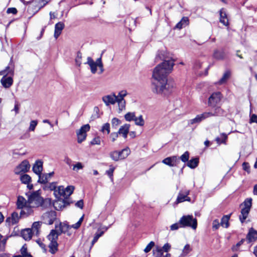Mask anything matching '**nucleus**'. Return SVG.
<instances>
[{"instance_id":"nucleus-1","label":"nucleus","mask_w":257,"mask_h":257,"mask_svg":"<svg viewBox=\"0 0 257 257\" xmlns=\"http://www.w3.org/2000/svg\"><path fill=\"white\" fill-rule=\"evenodd\" d=\"M174 65L172 59L165 60L154 69L152 76L155 81L152 83L153 92L164 95L170 92L172 87L167 83V76L172 72Z\"/></svg>"},{"instance_id":"nucleus-2","label":"nucleus","mask_w":257,"mask_h":257,"mask_svg":"<svg viewBox=\"0 0 257 257\" xmlns=\"http://www.w3.org/2000/svg\"><path fill=\"white\" fill-rule=\"evenodd\" d=\"M55 227L58 228L57 230L52 229L47 236V238L50 241L48 245L49 251L52 254H54L58 250L57 239L58 236L62 233L65 232L68 229V226L66 224L60 223L58 225H56Z\"/></svg>"},{"instance_id":"nucleus-3","label":"nucleus","mask_w":257,"mask_h":257,"mask_svg":"<svg viewBox=\"0 0 257 257\" xmlns=\"http://www.w3.org/2000/svg\"><path fill=\"white\" fill-rule=\"evenodd\" d=\"M181 227H190L196 229L197 226V221L192 215H184L179 220Z\"/></svg>"},{"instance_id":"nucleus-4","label":"nucleus","mask_w":257,"mask_h":257,"mask_svg":"<svg viewBox=\"0 0 257 257\" xmlns=\"http://www.w3.org/2000/svg\"><path fill=\"white\" fill-rule=\"evenodd\" d=\"M43 201V199L41 197L39 191L32 193L28 198V203L30 205L34 208L41 206Z\"/></svg>"},{"instance_id":"nucleus-5","label":"nucleus","mask_w":257,"mask_h":257,"mask_svg":"<svg viewBox=\"0 0 257 257\" xmlns=\"http://www.w3.org/2000/svg\"><path fill=\"white\" fill-rule=\"evenodd\" d=\"M90 125L88 124L83 125L76 132L77 136V142L81 143L86 138V133L90 130Z\"/></svg>"},{"instance_id":"nucleus-6","label":"nucleus","mask_w":257,"mask_h":257,"mask_svg":"<svg viewBox=\"0 0 257 257\" xmlns=\"http://www.w3.org/2000/svg\"><path fill=\"white\" fill-rule=\"evenodd\" d=\"M42 218L44 223L52 224L56 218V212L54 211L47 212L43 214Z\"/></svg>"},{"instance_id":"nucleus-7","label":"nucleus","mask_w":257,"mask_h":257,"mask_svg":"<svg viewBox=\"0 0 257 257\" xmlns=\"http://www.w3.org/2000/svg\"><path fill=\"white\" fill-rule=\"evenodd\" d=\"M30 168V165L29 162L25 160L22 161L15 169V173L16 174H20L22 173L28 172Z\"/></svg>"},{"instance_id":"nucleus-8","label":"nucleus","mask_w":257,"mask_h":257,"mask_svg":"<svg viewBox=\"0 0 257 257\" xmlns=\"http://www.w3.org/2000/svg\"><path fill=\"white\" fill-rule=\"evenodd\" d=\"M221 93L220 92H214L209 97L208 105L215 107L221 100Z\"/></svg>"},{"instance_id":"nucleus-9","label":"nucleus","mask_w":257,"mask_h":257,"mask_svg":"<svg viewBox=\"0 0 257 257\" xmlns=\"http://www.w3.org/2000/svg\"><path fill=\"white\" fill-rule=\"evenodd\" d=\"M179 162V158L176 156L167 157L162 161L163 163L170 167L176 166Z\"/></svg>"},{"instance_id":"nucleus-10","label":"nucleus","mask_w":257,"mask_h":257,"mask_svg":"<svg viewBox=\"0 0 257 257\" xmlns=\"http://www.w3.org/2000/svg\"><path fill=\"white\" fill-rule=\"evenodd\" d=\"M190 193V191L186 190L184 192L180 191L177 196L176 202L177 204L183 202L185 201H190L191 198L188 196Z\"/></svg>"},{"instance_id":"nucleus-11","label":"nucleus","mask_w":257,"mask_h":257,"mask_svg":"<svg viewBox=\"0 0 257 257\" xmlns=\"http://www.w3.org/2000/svg\"><path fill=\"white\" fill-rule=\"evenodd\" d=\"M14 74V65L11 58L10 62L5 70L0 71V75L13 76Z\"/></svg>"},{"instance_id":"nucleus-12","label":"nucleus","mask_w":257,"mask_h":257,"mask_svg":"<svg viewBox=\"0 0 257 257\" xmlns=\"http://www.w3.org/2000/svg\"><path fill=\"white\" fill-rule=\"evenodd\" d=\"M257 239V231L253 228L249 229L246 236L247 242L249 243L254 242Z\"/></svg>"},{"instance_id":"nucleus-13","label":"nucleus","mask_w":257,"mask_h":257,"mask_svg":"<svg viewBox=\"0 0 257 257\" xmlns=\"http://www.w3.org/2000/svg\"><path fill=\"white\" fill-rule=\"evenodd\" d=\"M102 99L106 106H108L110 104H114L117 100L116 95L114 93L104 96L102 97Z\"/></svg>"},{"instance_id":"nucleus-14","label":"nucleus","mask_w":257,"mask_h":257,"mask_svg":"<svg viewBox=\"0 0 257 257\" xmlns=\"http://www.w3.org/2000/svg\"><path fill=\"white\" fill-rule=\"evenodd\" d=\"M107 230V227L105 226L100 228L97 230V232L95 233L93 240H92L91 245L90 247L91 248L93 246L94 243L97 242L98 238L101 236Z\"/></svg>"},{"instance_id":"nucleus-15","label":"nucleus","mask_w":257,"mask_h":257,"mask_svg":"<svg viewBox=\"0 0 257 257\" xmlns=\"http://www.w3.org/2000/svg\"><path fill=\"white\" fill-rule=\"evenodd\" d=\"M20 216L19 214L16 212L12 213L11 216L8 217L6 219V222L9 225H14L19 222Z\"/></svg>"},{"instance_id":"nucleus-16","label":"nucleus","mask_w":257,"mask_h":257,"mask_svg":"<svg viewBox=\"0 0 257 257\" xmlns=\"http://www.w3.org/2000/svg\"><path fill=\"white\" fill-rule=\"evenodd\" d=\"M1 82L3 87L6 88H8L13 84V79L11 76L7 77V76L4 75L1 80Z\"/></svg>"},{"instance_id":"nucleus-17","label":"nucleus","mask_w":257,"mask_h":257,"mask_svg":"<svg viewBox=\"0 0 257 257\" xmlns=\"http://www.w3.org/2000/svg\"><path fill=\"white\" fill-rule=\"evenodd\" d=\"M43 170V162L37 160L33 166V171L37 175H40Z\"/></svg>"},{"instance_id":"nucleus-18","label":"nucleus","mask_w":257,"mask_h":257,"mask_svg":"<svg viewBox=\"0 0 257 257\" xmlns=\"http://www.w3.org/2000/svg\"><path fill=\"white\" fill-rule=\"evenodd\" d=\"M50 1V0H33L32 2L29 3L31 4L33 6L37 7L38 8V11L44 7Z\"/></svg>"},{"instance_id":"nucleus-19","label":"nucleus","mask_w":257,"mask_h":257,"mask_svg":"<svg viewBox=\"0 0 257 257\" xmlns=\"http://www.w3.org/2000/svg\"><path fill=\"white\" fill-rule=\"evenodd\" d=\"M34 207L30 205L29 203L25 206L24 207L21 209L20 215L22 217L28 216L33 212Z\"/></svg>"},{"instance_id":"nucleus-20","label":"nucleus","mask_w":257,"mask_h":257,"mask_svg":"<svg viewBox=\"0 0 257 257\" xmlns=\"http://www.w3.org/2000/svg\"><path fill=\"white\" fill-rule=\"evenodd\" d=\"M65 25L62 22H58L55 26L54 37L57 39L61 34L62 31L64 28Z\"/></svg>"},{"instance_id":"nucleus-21","label":"nucleus","mask_w":257,"mask_h":257,"mask_svg":"<svg viewBox=\"0 0 257 257\" xmlns=\"http://www.w3.org/2000/svg\"><path fill=\"white\" fill-rule=\"evenodd\" d=\"M220 22L224 26H227L228 25V20L226 13L223 9H221L220 11Z\"/></svg>"},{"instance_id":"nucleus-22","label":"nucleus","mask_w":257,"mask_h":257,"mask_svg":"<svg viewBox=\"0 0 257 257\" xmlns=\"http://www.w3.org/2000/svg\"><path fill=\"white\" fill-rule=\"evenodd\" d=\"M130 127V125L129 124H124L119 128L117 132L118 134L119 135H122L124 139H126L129 131Z\"/></svg>"},{"instance_id":"nucleus-23","label":"nucleus","mask_w":257,"mask_h":257,"mask_svg":"<svg viewBox=\"0 0 257 257\" xmlns=\"http://www.w3.org/2000/svg\"><path fill=\"white\" fill-rule=\"evenodd\" d=\"M189 24V20L188 17H183L181 21L176 25L175 28L178 29H181L182 28L188 26Z\"/></svg>"},{"instance_id":"nucleus-24","label":"nucleus","mask_w":257,"mask_h":257,"mask_svg":"<svg viewBox=\"0 0 257 257\" xmlns=\"http://www.w3.org/2000/svg\"><path fill=\"white\" fill-rule=\"evenodd\" d=\"M118 159L119 160H123L125 159L131 153V151L128 147H126L122 149L120 151H117Z\"/></svg>"},{"instance_id":"nucleus-25","label":"nucleus","mask_w":257,"mask_h":257,"mask_svg":"<svg viewBox=\"0 0 257 257\" xmlns=\"http://www.w3.org/2000/svg\"><path fill=\"white\" fill-rule=\"evenodd\" d=\"M231 76V71L226 70L223 74L222 78L216 82L217 84L221 85L225 83Z\"/></svg>"},{"instance_id":"nucleus-26","label":"nucleus","mask_w":257,"mask_h":257,"mask_svg":"<svg viewBox=\"0 0 257 257\" xmlns=\"http://www.w3.org/2000/svg\"><path fill=\"white\" fill-rule=\"evenodd\" d=\"M33 234L34 233L31 228L25 229L22 232V236L26 240H30L32 238Z\"/></svg>"},{"instance_id":"nucleus-27","label":"nucleus","mask_w":257,"mask_h":257,"mask_svg":"<svg viewBox=\"0 0 257 257\" xmlns=\"http://www.w3.org/2000/svg\"><path fill=\"white\" fill-rule=\"evenodd\" d=\"M86 63L88 64L89 65V66H90V69H91V72L93 74H95L97 71L96 61L94 62L91 57H88L87 58V61Z\"/></svg>"},{"instance_id":"nucleus-28","label":"nucleus","mask_w":257,"mask_h":257,"mask_svg":"<svg viewBox=\"0 0 257 257\" xmlns=\"http://www.w3.org/2000/svg\"><path fill=\"white\" fill-rule=\"evenodd\" d=\"M54 194L56 198L61 196L65 198L64 187L62 186H59L54 192Z\"/></svg>"},{"instance_id":"nucleus-29","label":"nucleus","mask_w":257,"mask_h":257,"mask_svg":"<svg viewBox=\"0 0 257 257\" xmlns=\"http://www.w3.org/2000/svg\"><path fill=\"white\" fill-rule=\"evenodd\" d=\"M211 115L210 116H219L224 115L225 111L220 107L217 106L214 108L212 111H210Z\"/></svg>"},{"instance_id":"nucleus-30","label":"nucleus","mask_w":257,"mask_h":257,"mask_svg":"<svg viewBox=\"0 0 257 257\" xmlns=\"http://www.w3.org/2000/svg\"><path fill=\"white\" fill-rule=\"evenodd\" d=\"M28 204V200L26 201L25 198L22 196H19L18 197L17 205L19 209H23L25 206Z\"/></svg>"},{"instance_id":"nucleus-31","label":"nucleus","mask_w":257,"mask_h":257,"mask_svg":"<svg viewBox=\"0 0 257 257\" xmlns=\"http://www.w3.org/2000/svg\"><path fill=\"white\" fill-rule=\"evenodd\" d=\"M42 223L40 221L34 222L32 226L31 229L33 232L34 234L38 235L39 234V230L41 228Z\"/></svg>"},{"instance_id":"nucleus-32","label":"nucleus","mask_w":257,"mask_h":257,"mask_svg":"<svg viewBox=\"0 0 257 257\" xmlns=\"http://www.w3.org/2000/svg\"><path fill=\"white\" fill-rule=\"evenodd\" d=\"M250 210L243 208L241 210V214L239 215V219L241 223H243L246 219L249 214Z\"/></svg>"},{"instance_id":"nucleus-33","label":"nucleus","mask_w":257,"mask_h":257,"mask_svg":"<svg viewBox=\"0 0 257 257\" xmlns=\"http://www.w3.org/2000/svg\"><path fill=\"white\" fill-rule=\"evenodd\" d=\"M230 217V215H224L221 218L220 225L223 227L225 228L228 227L229 225V220Z\"/></svg>"},{"instance_id":"nucleus-34","label":"nucleus","mask_w":257,"mask_h":257,"mask_svg":"<svg viewBox=\"0 0 257 257\" xmlns=\"http://www.w3.org/2000/svg\"><path fill=\"white\" fill-rule=\"evenodd\" d=\"M192 251V247L189 244H186L182 249L181 255L185 256Z\"/></svg>"},{"instance_id":"nucleus-35","label":"nucleus","mask_w":257,"mask_h":257,"mask_svg":"<svg viewBox=\"0 0 257 257\" xmlns=\"http://www.w3.org/2000/svg\"><path fill=\"white\" fill-rule=\"evenodd\" d=\"M38 182L41 184H46L50 179L48 176H47V173L42 174L41 173L40 175H38Z\"/></svg>"},{"instance_id":"nucleus-36","label":"nucleus","mask_w":257,"mask_h":257,"mask_svg":"<svg viewBox=\"0 0 257 257\" xmlns=\"http://www.w3.org/2000/svg\"><path fill=\"white\" fill-rule=\"evenodd\" d=\"M198 158H193L188 161L187 166L190 168L194 169L198 166Z\"/></svg>"},{"instance_id":"nucleus-37","label":"nucleus","mask_w":257,"mask_h":257,"mask_svg":"<svg viewBox=\"0 0 257 257\" xmlns=\"http://www.w3.org/2000/svg\"><path fill=\"white\" fill-rule=\"evenodd\" d=\"M134 121L135 124L138 126H142L145 124V120L142 115H140L139 117L136 116Z\"/></svg>"},{"instance_id":"nucleus-38","label":"nucleus","mask_w":257,"mask_h":257,"mask_svg":"<svg viewBox=\"0 0 257 257\" xmlns=\"http://www.w3.org/2000/svg\"><path fill=\"white\" fill-rule=\"evenodd\" d=\"M20 180L23 183L29 184L31 181V178L29 175L24 174L21 176ZM28 186L29 187L30 185H28Z\"/></svg>"},{"instance_id":"nucleus-39","label":"nucleus","mask_w":257,"mask_h":257,"mask_svg":"<svg viewBox=\"0 0 257 257\" xmlns=\"http://www.w3.org/2000/svg\"><path fill=\"white\" fill-rule=\"evenodd\" d=\"M227 138V135L224 133H222L221 134V138L217 137L216 138L215 141H216L217 143L219 145L222 143L226 144V140Z\"/></svg>"},{"instance_id":"nucleus-40","label":"nucleus","mask_w":257,"mask_h":257,"mask_svg":"<svg viewBox=\"0 0 257 257\" xmlns=\"http://www.w3.org/2000/svg\"><path fill=\"white\" fill-rule=\"evenodd\" d=\"M136 117L135 112H127L124 115V118L127 121H131L134 120Z\"/></svg>"},{"instance_id":"nucleus-41","label":"nucleus","mask_w":257,"mask_h":257,"mask_svg":"<svg viewBox=\"0 0 257 257\" xmlns=\"http://www.w3.org/2000/svg\"><path fill=\"white\" fill-rule=\"evenodd\" d=\"M20 151H22V149H20V150L18 149H15L12 151V156L14 158H16L17 156H24L27 154L26 151H22L20 152Z\"/></svg>"},{"instance_id":"nucleus-42","label":"nucleus","mask_w":257,"mask_h":257,"mask_svg":"<svg viewBox=\"0 0 257 257\" xmlns=\"http://www.w3.org/2000/svg\"><path fill=\"white\" fill-rule=\"evenodd\" d=\"M127 94V92L126 90H122L120 91L117 95H116L117 100H124V97Z\"/></svg>"},{"instance_id":"nucleus-43","label":"nucleus","mask_w":257,"mask_h":257,"mask_svg":"<svg viewBox=\"0 0 257 257\" xmlns=\"http://www.w3.org/2000/svg\"><path fill=\"white\" fill-rule=\"evenodd\" d=\"M154 255L155 257H162L163 255V249L160 247H156L153 251Z\"/></svg>"},{"instance_id":"nucleus-44","label":"nucleus","mask_w":257,"mask_h":257,"mask_svg":"<svg viewBox=\"0 0 257 257\" xmlns=\"http://www.w3.org/2000/svg\"><path fill=\"white\" fill-rule=\"evenodd\" d=\"M74 189V188L72 186H69L65 188H64L65 198L72 194Z\"/></svg>"},{"instance_id":"nucleus-45","label":"nucleus","mask_w":257,"mask_h":257,"mask_svg":"<svg viewBox=\"0 0 257 257\" xmlns=\"http://www.w3.org/2000/svg\"><path fill=\"white\" fill-rule=\"evenodd\" d=\"M214 57L217 59H222L225 57V53L223 51H215L214 53Z\"/></svg>"},{"instance_id":"nucleus-46","label":"nucleus","mask_w":257,"mask_h":257,"mask_svg":"<svg viewBox=\"0 0 257 257\" xmlns=\"http://www.w3.org/2000/svg\"><path fill=\"white\" fill-rule=\"evenodd\" d=\"M115 168L112 165L109 166V169L106 171V174L109 176L111 180H113V174Z\"/></svg>"},{"instance_id":"nucleus-47","label":"nucleus","mask_w":257,"mask_h":257,"mask_svg":"<svg viewBox=\"0 0 257 257\" xmlns=\"http://www.w3.org/2000/svg\"><path fill=\"white\" fill-rule=\"evenodd\" d=\"M210 115H211V112H204L201 114H198L197 115L200 119L201 121H202L203 120L211 117Z\"/></svg>"},{"instance_id":"nucleus-48","label":"nucleus","mask_w":257,"mask_h":257,"mask_svg":"<svg viewBox=\"0 0 257 257\" xmlns=\"http://www.w3.org/2000/svg\"><path fill=\"white\" fill-rule=\"evenodd\" d=\"M251 204H252V199L250 198H247L243 202V205H244L243 208H245L246 209H249L250 210L251 206Z\"/></svg>"},{"instance_id":"nucleus-49","label":"nucleus","mask_w":257,"mask_h":257,"mask_svg":"<svg viewBox=\"0 0 257 257\" xmlns=\"http://www.w3.org/2000/svg\"><path fill=\"white\" fill-rule=\"evenodd\" d=\"M8 237H4V238L0 241V251H4L6 248V245Z\"/></svg>"},{"instance_id":"nucleus-50","label":"nucleus","mask_w":257,"mask_h":257,"mask_svg":"<svg viewBox=\"0 0 257 257\" xmlns=\"http://www.w3.org/2000/svg\"><path fill=\"white\" fill-rule=\"evenodd\" d=\"M118 154L117 151H114L110 153L109 156L112 160L116 162L119 161Z\"/></svg>"},{"instance_id":"nucleus-51","label":"nucleus","mask_w":257,"mask_h":257,"mask_svg":"<svg viewBox=\"0 0 257 257\" xmlns=\"http://www.w3.org/2000/svg\"><path fill=\"white\" fill-rule=\"evenodd\" d=\"M101 131L103 133H105V132H106L107 134H109L110 133V125L109 123H104L101 129Z\"/></svg>"},{"instance_id":"nucleus-52","label":"nucleus","mask_w":257,"mask_h":257,"mask_svg":"<svg viewBox=\"0 0 257 257\" xmlns=\"http://www.w3.org/2000/svg\"><path fill=\"white\" fill-rule=\"evenodd\" d=\"M116 102H117L118 105V108L120 110L124 109L125 107V100H117Z\"/></svg>"},{"instance_id":"nucleus-53","label":"nucleus","mask_w":257,"mask_h":257,"mask_svg":"<svg viewBox=\"0 0 257 257\" xmlns=\"http://www.w3.org/2000/svg\"><path fill=\"white\" fill-rule=\"evenodd\" d=\"M81 59H82V54L80 52L78 51L77 53V56L75 58V63L76 64L80 66L81 64Z\"/></svg>"},{"instance_id":"nucleus-54","label":"nucleus","mask_w":257,"mask_h":257,"mask_svg":"<svg viewBox=\"0 0 257 257\" xmlns=\"http://www.w3.org/2000/svg\"><path fill=\"white\" fill-rule=\"evenodd\" d=\"M199 116L197 115L196 117L193 119H191L188 121V125H192L195 123H199L201 122Z\"/></svg>"},{"instance_id":"nucleus-55","label":"nucleus","mask_w":257,"mask_h":257,"mask_svg":"<svg viewBox=\"0 0 257 257\" xmlns=\"http://www.w3.org/2000/svg\"><path fill=\"white\" fill-rule=\"evenodd\" d=\"M189 158V153L188 152H185L181 156L179 159H180L181 161L184 163L188 161Z\"/></svg>"},{"instance_id":"nucleus-56","label":"nucleus","mask_w":257,"mask_h":257,"mask_svg":"<svg viewBox=\"0 0 257 257\" xmlns=\"http://www.w3.org/2000/svg\"><path fill=\"white\" fill-rule=\"evenodd\" d=\"M84 215H83L79 219V220L77 221V222H76V223L73 224L72 226H71V227L74 228V229H78V228H79V227L80 226L83 220V219H84Z\"/></svg>"},{"instance_id":"nucleus-57","label":"nucleus","mask_w":257,"mask_h":257,"mask_svg":"<svg viewBox=\"0 0 257 257\" xmlns=\"http://www.w3.org/2000/svg\"><path fill=\"white\" fill-rule=\"evenodd\" d=\"M84 166L80 162H77L76 164L73 166V170L74 171H78V170L82 169Z\"/></svg>"},{"instance_id":"nucleus-58","label":"nucleus","mask_w":257,"mask_h":257,"mask_svg":"<svg viewBox=\"0 0 257 257\" xmlns=\"http://www.w3.org/2000/svg\"><path fill=\"white\" fill-rule=\"evenodd\" d=\"M21 256L22 257L27 256V255H30V253L28 252L27 248L25 245H23L21 249Z\"/></svg>"},{"instance_id":"nucleus-59","label":"nucleus","mask_w":257,"mask_h":257,"mask_svg":"<svg viewBox=\"0 0 257 257\" xmlns=\"http://www.w3.org/2000/svg\"><path fill=\"white\" fill-rule=\"evenodd\" d=\"M38 124V121L37 120H32L30 122V126L29 130L30 131L34 132L35 130V128Z\"/></svg>"},{"instance_id":"nucleus-60","label":"nucleus","mask_w":257,"mask_h":257,"mask_svg":"<svg viewBox=\"0 0 257 257\" xmlns=\"http://www.w3.org/2000/svg\"><path fill=\"white\" fill-rule=\"evenodd\" d=\"M97 67H98L100 70V73H102L104 71L103 68V64L101 61V58L100 57L96 60Z\"/></svg>"},{"instance_id":"nucleus-61","label":"nucleus","mask_w":257,"mask_h":257,"mask_svg":"<svg viewBox=\"0 0 257 257\" xmlns=\"http://www.w3.org/2000/svg\"><path fill=\"white\" fill-rule=\"evenodd\" d=\"M155 245V243L154 241H151L145 247L144 249V251L146 253L149 252L152 248V247Z\"/></svg>"},{"instance_id":"nucleus-62","label":"nucleus","mask_w":257,"mask_h":257,"mask_svg":"<svg viewBox=\"0 0 257 257\" xmlns=\"http://www.w3.org/2000/svg\"><path fill=\"white\" fill-rule=\"evenodd\" d=\"M101 143L100 138L99 137L94 138L90 142L92 145H100Z\"/></svg>"},{"instance_id":"nucleus-63","label":"nucleus","mask_w":257,"mask_h":257,"mask_svg":"<svg viewBox=\"0 0 257 257\" xmlns=\"http://www.w3.org/2000/svg\"><path fill=\"white\" fill-rule=\"evenodd\" d=\"M220 223L218 219H215L212 222V228L214 230H217L219 228Z\"/></svg>"},{"instance_id":"nucleus-64","label":"nucleus","mask_w":257,"mask_h":257,"mask_svg":"<svg viewBox=\"0 0 257 257\" xmlns=\"http://www.w3.org/2000/svg\"><path fill=\"white\" fill-rule=\"evenodd\" d=\"M120 123V120L117 118L114 117L111 120V124L113 127L116 126Z\"/></svg>"}]
</instances>
